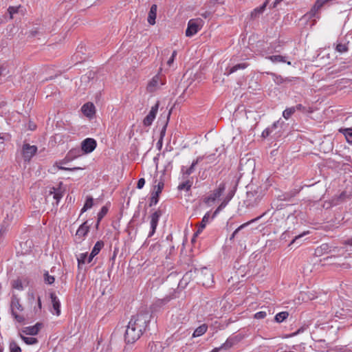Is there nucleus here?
<instances>
[{"mask_svg": "<svg viewBox=\"0 0 352 352\" xmlns=\"http://www.w3.org/2000/svg\"><path fill=\"white\" fill-rule=\"evenodd\" d=\"M152 314L148 310L140 311L130 319L124 333L126 344H133L146 331L149 330Z\"/></svg>", "mask_w": 352, "mask_h": 352, "instance_id": "f257e3e1", "label": "nucleus"}, {"mask_svg": "<svg viewBox=\"0 0 352 352\" xmlns=\"http://www.w3.org/2000/svg\"><path fill=\"white\" fill-rule=\"evenodd\" d=\"M247 198L244 201L248 208H252L258 206L264 196V192L261 187L256 189L248 191L246 193Z\"/></svg>", "mask_w": 352, "mask_h": 352, "instance_id": "f03ea898", "label": "nucleus"}, {"mask_svg": "<svg viewBox=\"0 0 352 352\" xmlns=\"http://www.w3.org/2000/svg\"><path fill=\"white\" fill-rule=\"evenodd\" d=\"M195 273L197 274L196 278L198 283L206 287H210L212 285L213 274L206 267L199 270H196Z\"/></svg>", "mask_w": 352, "mask_h": 352, "instance_id": "7ed1b4c3", "label": "nucleus"}, {"mask_svg": "<svg viewBox=\"0 0 352 352\" xmlns=\"http://www.w3.org/2000/svg\"><path fill=\"white\" fill-rule=\"evenodd\" d=\"M201 23L202 21L200 19H190L186 30V36L190 37L195 35L200 30Z\"/></svg>", "mask_w": 352, "mask_h": 352, "instance_id": "20e7f679", "label": "nucleus"}, {"mask_svg": "<svg viewBox=\"0 0 352 352\" xmlns=\"http://www.w3.org/2000/svg\"><path fill=\"white\" fill-rule=\"evenodd\" d=\"M37 147L34 145L24 143L22 146V155L25 162H30L32 157L36 153Z\"/></svg>", "mask_w": 352, "mask_h": 352, "instance_id": "39448f33", "label": "nucleus"}, {"mask_svg": "<svg viewBox=\"0 0 352 352\" xmlns=\"http://www.w3.org/2000/svg\"><path fill=\"white\" fill-rule=\"evenodd\" d=\"M82 153V151L79 148H74L71 149L66 155L65 158L60 161L58 164H67L76 158L80 157Z\"/></svg>", "mask_w": 352, "mask_h": 352, "instance_id": "423d86ee", "label": "nucleus"}, {"mask_svg": "<svg viewBox=\"0 0 352 352\" xmlns=\"http://www.w3.org/2000/svg\"><path fill=\"white\" fill-rule=\"evenodd\" d=\"M164 186L163 181H160L157 185L154 186L155 191L152 192L149 206H152L156 205L159 201V197Z\"/></svg>", "mask_w": 352, "mask_h": 352, "instance_id": "0eeeda50", "label": "nucleus"}, {"mask_svg": "<svg viewBox=\"0 0 352 352\" xmlns=\"http://www.w3.org/2000/svg\"><path fill=\"white\" fill-rule=\"evenodd\" d=\"M96 141L93 138H87L81 143V150L85 153H91L96 147Z\"/></svg>", "mask_w": 352, "mask_h": 352, "instance_id": "6e6552de", "label": "nucleus"}, {"mask_svg": "<svg viewBox=\"0 0 352 352\" xmlns=\"http://www.w3.org/2000/svg\"><path fill=\"white\" fill-rule=\"evenodd\" d=\"M162 214V211L160 210H157L151 215V231L148 233V237H151L155 232L158 221Z\"/></svg>", "mask_w": 352, "mask_h": 352, "instance_id": "1a4fd4ad", "label": "nucleus"}, {"mask_svg": "<svg viewBox=\"0 0 352 352\" xmlns=\"http://www.w3.org/2000/svg\"><path fill=\"white\" fill-rule=\"evenodd\" d=\"M159 108V102L157 101V103L151 107V109L148 114L144 118L143 120V124L146 126H148L152 124L154 119L155 118L156 114L157 113Z\"/></svg>", "mask_w": 352, "mask_h": 352, "instance_id": "9d476101", "label": "nucleus"}, {"mask_svg": "<svg viewBox=\"0 0 352 352\" xmlns=\"http://www.w3.org/2000/svg\"><path fill=\"white\" fill-rule=\"evenodd\" d=\"M269 212V210H267L265 211V212H263L262 214H261L260 216L254 218V219H252V220L241 225L239 227H238L234 232L232 234L231 236L230 237V240H232L234 239V238L237 235V234L239 233V232L240 230H241L243 228H245L246 226H248V225L252 223H254V222H256L257 221H258L260 219H261L263 217L265 216L267 212Z\"/></svg>", "mask_w": 352, "mask_h": 352, "instance_id": "9b49d317", "label": "nucleus"}, {"mask_svg": "<svg viewBox=\"0 0 352 352\" xmlns=\"http://www.w3.org/2000/svg\"><path fill=\"white\" fill-rule=\"evenodd\" d=\"M43 326L42 323L37 322L34 326L25 327L21 329V331L23 333L30 336H36L39 332L41 327Z\"/></svg>", "mask_w": 352, "mask_h": 352, "instance_id": "f8f14e48", "label": "nucleus"}, {"mask_svg": "<svg viewBox=\"0 0 352 352\" xmlns=\"http://www.w3.org/2000/svg\"><path fill=\"white\" fill-rule=\"evenodd\" d=\"M268 3H269V0H266L263 3L262 6L254 9L250 13V19L254 20V19L258 18L264 12Z\"/></svg>", "mask_w": 352, "mask_h": 352, "instance_id": "ddd939ff", "label": "nucleus"}, {"mask_svg": "<svg viewBox=\"0 0 352 352\" xmlns=\"http://www.w3.org/2000/svg\"><path fill=\"white\" fill-rule=\"evenodd\" d=\"M157 6L156 4H153L150 8V10L148 12L147 21L150 25H155V19L157 16Z\"/></svg>", "mask_w": 352, "mask_h": 352, "instance_id": "4468645a", "label": "nucleus"}, {"mask_svg": "<svg viewBox=\"0 0 352 352\" xmlns=\"http://www.w3.org/2000/svg\"><path fill=\"white\" fill-rule=\"evenodd\" d=\"M81 110L83 114L87 117H92L95 113V107L90 102L85 103L82 107Z\"/></svg>", "mask_w": 352, "mask_h": 352, "instance_id": "2eb2a0df", "label": "nucleus"}, {"mask_svg": "<svg viewBox=\"0 0 352 352\" xmlns=\"http://www.w3.org/2000/svg\"><path fill=\"white\" fill-rule=\"evenodd\" d=\"M335 317L338 319H346L352 317V310L349 309L341 308L340 310L336 311Z\"/></svg>", "mask_w": 352, "mask_h": 352, "instance_id": "dca6fc26", "label": "nucleus"}, {"mask_svg": "<svg viewBox=\"0 0 352 352\" xmlns=\"http://www.w3.org/2000/svg\"><path fill=\"white\" fill-rule=\"evenodd\" d=\"M50 298L52 300V306L55 311L56 315L59 316L60 314V303L59 300L54 293L50 294Z\"/></svg>", "mask_w": 352, "mask_h": 352, "instance_id": "f3484780", "label": "nucleus"}, {"mask_svg": "<svg viewBox=\"0 0 352 352\" xmlns=\"http://www.w3.org/2000/svg\"><path fill=\"white\" fill-rule=\"evenodd\" d=\"M11 311H15V309L23 311V307L19 302V299L16 294H13L10 302Z\"/></svg>", "mask_w": 352, "mask_h": 352, "instance_id": "a211bd4d", "label": "nucleus"}, {"mask_svg": "<svg viewBox=\"0 0 352 352\" xmlns=\"http://www.w3.org/2000/svg\"><path fill=\"white\" fill-rule=\"evenodd\" d=\"M89 231V226L87 225V222L85 221L80 226L78 229L76 231V235L78 237L82 238Z\"/></svg>", "mask_w": 352, "mask_h": 352, "instance_id": "6ab92c4d", "label": "nucleus"}, {"mask_svg": "<svg viewBox=\"0 0 352 352\" xmlns=\"http://www.w3.org/2000/svg\"><path fill=\"white\" fill-rule=\"evenodd\" d=\"M49 195H53L54 199L56 200V205L58 204L59 201L63 197V192H62L61 190L59 188H56L54 187H52L50 188V190L49 191Z\"/></svg>", "mask_w": 352, "mask_h": 352, "instance_id": "aec40b11", "label": "nucleus"}, {"mask_svg": "<svg viewBox=\"0 0 352 352\" xmlns=\"http://www.w3.org/2000/svg\"><path fill=\"white\" fill-rule=\"evenodd\" d=\"M234 343L233 338H228L220 347L214 348L211 352H219L221 349H228L233 346Z\"/></svg>", "mask_w": 352, "mask_h": 352, "instance_id": "412c9836", "label": "nucleus"}, {"mask_svg": "<svg viewBox=\"0 0 352 352\" xmlns=\"http://www.w3.org/2000/svg\"><path fill=\"white\" fill-rule=\"evenodd\" d=\"M349 199H350L349 195H347L346 191H343L338 197H334L333 199V201L336 205H337Z\"/></svg>", "mask_w": 352, "mask_h": 352, "instance_id": "4be33fe9", "label": "nucleus"}, {"mask_svg": "<svg viewBox=\"0 0 352 352\" xmlns=\"http://www.w3.org/2000/svg\"><path fill=\"white\" fill-rule=\"evenodd\" d=\"M267 59L270 60L273 63H278V62H283V63H287L288 65H291L290 61H286L285 56H281V55H273L267 57Z\"/></svg>", "mask_w": 352, "mask_h": 352, "instance_id": "5701e85b", "label": "nucleus"}, {"mask_svg": "<svg viewBox=\"0 0 352 352\" xmlns=\"http://www.w3.org/2000/svg\"><path fill=\"white\" fill-rule=\"evenodd\" d=\"M297 193L296 191H290L278 195V199L280 201H290Z\"/></svg>", "mask_w": 352, "mask_h": 352, "instance_id": "b1692460", "label": "nucleus"}, {"mask_svg": "<svg viewBox=\"0 0 352 352\" xmlns=\"http://www.w3.org/2000/svg\"><path fill=\"white\" fill-rule=\"evenodd\" d=\"M208 329V326L206 324H203L198 327L192 333V337H199L204 334Z\"/></svg>", "mask_w": 352, "mask_h": 352, "instance_id": "393cba45", "label": "nucleus"}, {"mask_svg": "<svg viewBox=\"0 0 352 352\" xmlns=\"http://www.w3.org/2000/svg\"><path fill=\"white\" fill-rule=\"evenodd\" d=\"M248 67V64L246 63H239L232 67L229 71L227 72V75H230L239 69H244Z\"/></svg>", "mask_w": 352, "mask_h": 352, "instance_id": "a878e982", "label": "nucleus"}, {"mask_svg": "<svg viewBox=\"0 0 352 352\" xmlns=\"http://www.w3.org/2000/svg\"><path fill=\"white\" fill-rule=\"evenodd\" d=\"M192 181L190 179H187L185 182L179 184L177 188L179 190H185L186 191H189L192 187Z\"/></svg>", "mask_w": 352, "mask_h": 352, "instance_id": "bb28decb", "label": "nucleus"}, {"mask_svg": "<svg viewBox=\"0 0 352 352\" xmlns=\"http://www.w3.org/2000/svg\"><path fill=\"white\" fill-rule=\"evenodd\" d=\"M225 189V184H221L218 188L213 191L212 201H214L217 198H219L222 195Z\"/></svg>", "mask_w": 352, "mask_h": 352, "instance_id": "cd10ccee", "label": "nucleus"}, {"mask_svg": "<svg viewBox=\"0 0 352 352\" xmlns=\"http://www.w3.org/2000/svg\"><path fill=\"white\" fill-rule=\"evenodd\" d=\"M195 166L196 164H194L193 162L192 163L191 166L189 168H186V170L184 169V166H182V173L183 175V178L184 179L186 175L188 176L190 174H192L195 170Z\"/></svg>", "mask_w": 352, "mask_h": 352, "instance_id": "c85d7f7f", "label": "nucleus"}, {"mask_svg": "<svg viewBox=\"0 0 352 352\" xmlns=\"http://www.w3.org/2000/svg\"><path fill=\"white\" fill-rule=\"evenodd\" d=\"M289 316L287 311H281L275 316L274 320L276 322L280 323L283 322Z\"/></svg>", "mask_w": 352, "mask_h": 352, "instance_id": "c756f323", "label": "nucleus"}, {"mask_svg": "<svg viewBox=\"0 0 352 352\" xmlns=\"http://www.w3.org/2000/svg\"><path fill=\"white\" fill-rule=\"evenodd\" d=\"M103 246L104 242L102 241H97L94 245L91 253H92L93 255L96 256L100 252Z\"/></svg>", "mask_w": 352, "mask_h": 352, "instance_id": "7c9ffc66", "label": "nucleus"}, {"mask_svg": "<svg viewBox=\"0 0 352 352\" xmlns=\"http://www.w3.org/2000/svg\"><path fill=\"white\" fill-rule=\"evenodd\" d=\"M270 74L274 77V81L277 85L291 81L289 78H283L281 76H278L274 73H271Z\"/></svg>", "mask_w": 352, "mask_h": 352, "instance_id": "2f4dec72", "label": "nucleus"}, {"mask_svg": "<svg viewBox=\"0 0 352 352\" xmlns=\"http://www.w3.org/2000/svg\"><path fill=\"white\" fill-rule=\"evenodd\" d=\"M209 219H210V214H209V213L208 212V213H206V214L204 216V217H203V219H202V221H201V223H200V226H199V229H198V230H197V233L195 234L196 235H197L198 233L201 232L202 231V230L206 227V223L208 222Z\"/></svg>", "mask_w": 352, "mask_h": 352, "instance_id": "473e14b6", "label": "nucleus"}, {"mask_svg": "<svg viewBox=\"0 0 352 352\" xmlns=\"http://www.w3.org/2000/svg\"><path fill=\"white\" fill-rule=\"evenodd\" d=\"M170 113H171V111L170 110L166 116V120L165 121V124L161 131V139L157 142V144H160V146H162V138L165 134L166 129L168 120H169Z\"/></svg>", "mask_w": 352, "mask_h": 352, "instance_id": "72a5a7b5", "label": "nucleus"}, {"mask_svg": "<svg viewBox=\"0 0 352 352\" xmlns=\"http://www.w3.org/2000/svg\"><path fill=\"white\" fill-rule=\"evenodd\" d=\"M94 199L91 197H87L83 208L81 210V213L85 212L87 210L91 208L93 206Z\"/></svg>", "mask_w": 352, "mask_h": 352, "instance_id": "f704fd0d", "label": "nucleus"}, {"mask_svg": "<svg viewBox=\"0 0 352 352\" xmlns=\"http://www.w3.org/2000/svg\"><path fill=\"white\" fill-rule=\"evenodd\" d=\"M295 108L294 107L286 108L283 112V116L285 119L288 120L294 113Z\"/></svg>", "mask_w": 352, "mask_h": 352, "instance_id": "c9c22d12", "label": "nucleus"}, {"mask_svg": "<svg viewBox=\"0 0 352 352\" xmlns=\"http://www.w3.org/2000/svg\"><path fill=\"white\" fill-rule=\"evenodd\" d=\"M108 207L107 206H104L102 207L100 211L98 214V221L97 226H98L100 221L102 219V218L107 214L108 212Z\"/></svg>", "mask_w": 352, "mask_h": 352, "instance_id": "e433bc0d", "label": "nucleus"}, {"mask_svg": "<svg viewBox=\"0 0 352 352\" xmlns=\"http://www.w3.org/2000/svg\"><path fill=\"white\" fill-rule=\"evenodd\" d=\"M336 50L340 53H344L349 50L348 43H339L336 44Z\"/></svg>", "mask_w": 352, "mask_h": 352, "instance_id": "4c0bfd02", "label": "nucleus"}, {"mask_svg": "<svg viewBox=\"0 0 352 352\" xmlns=\"http://www.w3.org/2000/svg\"><path fill=\"white\" fill-rule=\"evenodd\" d=\"M19 336L27 344H34L38 342V340L35 338L25 337L21 333H19Z\"/></svg>", "mask_w": 352, "mask_h": 352, "instance_id": "58836bf2", "label": "nucleus"}, {"mask_svg": "<svg viewBox=\"0 0 352 352\" xmlns=\"http://www.w3.org/2000/svg\"><path fill=\"white\" fill-rule=\"evenodd\" d=\"M294 107L295 108V111H301L303 113H309L313 112V109L311 107H304L301 104H298Z\"/></svg>", "mask_w": 352, "mask_h": 352, "instance_id": "ea45409f", "label": "nucleus"}, {"mask_svg": "<svg viewBox=\"0 0 352 352\" xmlns=\"http://www.w3.org/2000/svg\"><path fill=\"white\" fill-rule=\"evenodd\" d=\"M343 133L349 143L352 144V129L348 128L343 130Z\"/></svg>", "mask_w": 352, "mask_h": 352, "instance_id": "a19ab883", "label": "nucleus"}, {"mask_svg": "<svg viewBox=\"0 0 352 352\" xmlns=\"http://www.w3.org/2000/svg\"><path fill=\"white\" fill-rule=\"evenodd\" d=\"M10 352H21V347L14 341H11L9 344Z\"/></svg>", "mask_w": 352, "mask_h": 352, "instance_id": "79ce46f5", "label": "nucleus"}, {"mask_svg": "<svg viewBox=\"0 0 352 352\" xmlns=\"http://www.w3.org/2000/svg\"><path fill=\"white\" fill-rule=\"evenodd\" d=\"M55 278L53 276H50L48 272H45L44 274V281L45 283L52 285L54 283Z\"/></svg>", "mask_w": 352, "mask_h": 352, "instance_id": "37998d69", "label": "nucleus"}, {"mask_svg": "<svg viewBox=\"0 0 352 352\" xmlns=\"http://www.w3.org/2000/svg\"><path fill=\"white\" fill-rule=\"evenodd\" d=\"M12 286L14 289H18V290H23V287L22 282L20 279H16L12 282Z\"/></svg>", "mask_w": 352, "mask_h": 352, "instance_id": "c03bdc74", "label": "nucleus"}, {"mask_svg": "<svg viewBox=\"0 0 352 352\" xmlns=\"http://www.w3.org/2000/svg\"><path fill=\"white\" fill-rule=\"evenodd\" d=\"M87 253L80 254V256L78 258V265L85 264L86 261H87Z\"/></svg>", "mask_w": 352, "mask_h": 352, "instance_id": "a18cd8bd", "label": "nucleus"}, {"mask_svg": "<svg viewBox=\"0 0 352 352\" xmlns=\"http://www.w3.org/2000/svg\"><path fill=\"white\" fill-rule=\"evenodd\" d=\"M20 6L19 7H14V6H10L8 8V12L10 14V19L13 18V14L15 13H17L19 12Z\"/></svg>", "mask_w": 352, "mask_h": 352, "instance_id": "49530a36", "label": "nucleus"}, {"mask_svg": "<svg viewBox=\"0 0 352 352\" xmlns=\"http://www.w3.org/2000/svg\"><path fill=\"white\" fill-rule=\"evenodd\" d=\"M267 316V311H261L254 314V318L256 319H263Z\"/></svg>", "mask_w": 352, "mask_h": 352, "instance_id": "de8ad7c7", "label": "nucleus"}, {"mask_svg": "<svg viewBox=\"0 0 352 352\" xmlns=\"http://www.w3.org/2000/svg\"><path fill=\"white\" fill-rule=\"evenodd\" d=\"M11 312H12V315L13 316V317L14 318V319H15L17 322H20V323L23 322H24L25 318H24V317H23V316H20V315L17 314L16 313V311H11Z\"/></svg>", "mask_w": 352, "mask_h": 352, "instance_id": "09e8293b", "label": "nucleus"}, {"mask_svg": "<svg viewBox=\"0 0 352 352\" xmlns=\"http://www.w3.org/2000/svg\"><path fill=\"white\" fill-rule=\"evenodd\" d=\"M234 195V192L231 191L228 193L226 197L227 200H224L220 205V207H224L228 204V202L232 198Z\"/></svg>", "mask_w": 352, "mask_h": 352, "instance_id": "8fccbe9b", "label": "nucleus"}, {"mask_svg": "<svg viewBox=\"0 0 352 352\" xmlns=\"http://www.w3.org/2000/svg\"><path fill=\"white\" fill-rule=\"evenodd\" d=\"M224 0H210L208 3L209 8L214 7L216 4H223Z\"/></svg>", "mask_w": 352, "mask_h": 352, "instance_id": "3c124183", "label": "nucleus"}, {"mask_svg": "<svg viewBox=\"0 0 352 352\" xmlns=\"http://www.w3.org/2000/svg\"><path fill=\"white\" fill-rule=\"evenodd\" d=\"M211 10L210 11H205L204 12L201 14V16L205 19L210 17L212 15V13L215 11V10L212 9V7L210 8Z\"/></svg>", "mask_w": 352, "mask_h": 352, "instance_id": "603ef678", "label": "nucleus"}, {"mask_svg": "<svg viewBox=\"0 0 352 352\" xmlns=\"http://www.w3.org/2000/svg\"><path fill=\"white\" fill-rule=\"evenodd\" d=\"M307 326H302L300 328H299L296 331H295L294 333H291L289 336V337H293V336H295L302 332H303L305 329H307Z\"/></svg>", "mask_w": 352, "mask_h": 352, "instance_id": "864d4df0", "label": "nucleus"}, {"mask_svg": "<svg viewBox=\"0 0 352 352\" xmlns=\"http://www.w3.org/2000/svg\"><path fill=\"white\" fill-rule=\"evenodd\" d=\"M58 169H60V170H69V171H74L76 170L82 169L80 167L67 168V167H65V166H58Z\"/></svg>", "mask_w": 352, "mask_h": 352, "instance_id": "5fc2aeb1", "label": "nucleus"}, {"mask_svg": "<svg viewBox=\"0 0 352 352\" xmlns=\"http://www.w3.org/2000/svg\"><path fill=\"white\" fill-rule=\"evenodd\" d=\"M272 132V129L268 127L263 131L262 137L265 138L268 137L271 134Z\"/></svg>", "mask_w": 352, "mask_h": 352, "instance_id": "6e6d98bb", "label": "nucleus"}, {"mask_svg": "<svg viewBox=\"0 0 352 352\" xmlns=\"http://www.w3.org/2000/svg\"><path fill=\"white\" fill-rule=\"evenodd\" d=\"M144 184H145V179L144 178H140L138 181L137 188L138 189H142L144 187Z\"/></svg>", "mask_w": 352, "mask_h": 352, "instance_id": "4d7b16f0", "label": "nucleus"}, {"mask_svg": "<svg viewBox=\"0 0 352 352\" xmlns=\"http://www.w3.org/2000/svg\"><path fill=\"white\" fill-rule=\"evenodd\" d=\"M160 248L161 245L158 243H156L150 247V250L152 251H158L160 250Z\"/></svg>", "mask_w": 352, "mask_h": 352, "instance_id": "13d9d810", "label": "nucleus"}, {"mask_svg": "<svg viewBox=\"0 0 352 352\" xmlns=\"http://www.w3.org/2000/svg\"><path fill=\"white\" fill-rule=\"evenodd\" d=\"M305 234V232H304L302 234H299L298 236H296L294 239H292V241L289 243V246L292 245L294 243H295L298 240H299L302 236Z\"/></svg>", "mask_w": 352, "mask_h": 352, "instance_id": "bf43d9fd", "label": "nucleus"}, {"mask_svg": "<svg viewBox=\"0 0 352 352\" xmlns=\"http://www.w3.org/2000/svg\"><path fill=\"white\" fill-rule=\"evenodd\" d=\"M204 156H199L192 162L197 165L199 162H201L204 160Z\"/></svg>", "mask_w": 352, "mask_h": 352, "instance_id": "052dcab7", "label": "nucleus"}, {"mask_svg": "<svg viewBox=\"0 0 352 352\" xmlns=\"http://www.w3.org/2000/svg\"><path fill=\"white\" fill-rule=\"evenodd\" d=\"M343 244L352 246V238L344 241Z\"/></svg>", "mask_w": 352, "mask_h": 352, "instance_id": "680f3d73", "label": "nucleus"}, {"mask_svg": "<svg viewBox=\"0 0 352 352\" xmlns=\"http://www.w3.org/2000/svg\"><path fill=\"white\" fill-rule=\"evenodd\" d=\"M283 1V0H275L274 2L273 3L272 8H276Z\"/></svg>", "mask_w": 352, "mask_h": 352, "instance_id": "e2e57ef3", "label": "nucleus"}, {"mask_svg": "<svg viewBox=\"0 0 352 352\" xmlns=\"http://www.w3.org/2000/svg\"><path fill=\"white\" fill-rule=\"evenodd\" d=\"M175 58L170 57L168 60L167 61V65L170 67L173 63L174 62Z\"/></svg>", "mask_w": 352, "mask_h": 352, "instance_id": "0e129e2a", "label": "nucleus"}, {"mask_svg": "<svg viewBox=\"0 0 352 352\" xmlns=\"http://www.w3.org/2000/svg\"><path fill=\"white\" fill-rule=\"evenodd\" d=\"M94 256H96L93 255L92 253H91L89 258H87V263H91Z\"/></svg>", "mask_w": 352, "mask_h": 352, "instance_id": "69168bd1", "label": "nucleus"}, {"mask_svg": "<svg viewBox=\"0 0 352 352\" xmlns=\"http://www.w3.org/2000/svg\"><path fill=\"white\" fill-rule=\"evenodd\" d=\"M38 32L36 30H32L30 32V34H31L32 36H35L36 34H38Z\"/></svg>", "mask_w": 352, "mask_h": 352, "instance_id": "338daca9", "label": "nucleus"}, {"mask_svg": "<svg viewBox=\"0 0 352 352\" xmlns=\"http://www.w3.org/2000/svg\"><path fill=\"white\" fill-rule=\"evenodd\" d=\"M278 122H274L270 128L272 129V131H273L274 129H275L277 127Z\"/></svg>", "mask_w": 352, "mask_h": 352, "instance_id": "774afa93", "label": "nucleus"}]
</instances>
